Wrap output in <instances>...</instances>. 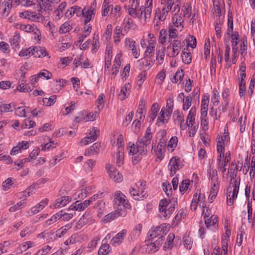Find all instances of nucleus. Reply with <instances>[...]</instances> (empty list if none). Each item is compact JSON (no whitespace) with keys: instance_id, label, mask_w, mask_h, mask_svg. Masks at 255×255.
I'll use <instances>...</instances> for the list:
<instances>
[{"instance_id":"f257e3e1","label":"nucleus","mask_w":255,"mask_h":255,"mask_svg":"<svg viewBox=\"0 0 255 255\" xmlns=\"http://www.w3.org/2000/svg\"><path fill=\"white\" fill-rule=\"evenodd\" d=\"M152 135L149 127L145 130L144 135L140 139H138L136 143L129 142L128 143L129 154L133 155L132 162L136 164L142 158V156L146 154L147 151V147L150 143Z\"/></svg>"},{"instance_id":"f03ea898","label":"nucleus","mask_w":255,"mask_h":255,"mask_svg":"<svg viewBox=\"0 0 255 255\" xmlns=\"http://www.w3.org/2000/svg\"><path fill=\"white\" fill-rule=\"evenodd\" d=\"M174 106L173 96H170L167 100L166 107H162L157 118L156 125L158 127L163 126L168 122V120L172 113Z\"/></svg>"},{"instance_id":"7ed1b4c3","label":"nucleus","mask_w":255,"mask_h":255,"mask_svg":"<svg viewBox=\"0 0 255 255\" xmlns=\"http://www.w3.org/2000/svg\"><path fill=\"white\" fill-rule=\"evenodd\" d=\"M238 39L239 34L235 33L232 34V37L231 40L232 43V55L231 59L230 57L231 48L228 44L225 45V61L227 63H230L231 61L233 64H236L237 61L239 54L238 47L237 46L238 44Z\"/></svg>"},{"instance_id":"20e7f679","label":"nucleus","mask_w":255,"mask_h":255,"mask_svg":"<svg viewBox=\"0 0 255 255\" xmlns=\"http://www.w3.org/2000/svg\"><path fill=\"white\" fill-rule=\"evenodd\" d=\"M184 19L181 14H175L172 17V22L169 25V38L170 40L175 39L177 37L178 29L181 30L183 28Z\"/></svg>"},{"instance_id":"39448f33","label":"nucleus","mask_w":255,"mask_h":255,"mask_svg":"<svg viewBox=\"0 0 255 255\" xmlns=\"http://www.w3.org/2000/svg\"><path fill=\"white\" fill-rule=\"evenodd\" d=\"M145 181H139L130 188L129 194L134 200H143L147 196L145 192Z\"/></svg>"},{"instance_id":"423d86ee","label":"nucleus","mask_w":255,"mask_h":255,"mask_svg":"<svg viewBox=\"0 0 255 255\" xmlns=\"http://www.w3.org/2000/svg\"><path fill=\"white\" fill-rule=\"evenodd\" d=\"M115 209L126 212L130 207L126 196L120 191L115 192Z\"/></svg>"},{"instance_id":"0eeeda50","label":"nucleus","mask_w":255,"mask_h":255,"mask_svg":"<svg viewBox=\"0 0 255 255\" xmlns=\"http://www.w3.org/2000/svg\"><path fill=\"white\" fill-rule=\"evenodd\" d=\"M232 187L233 190L229 191L227 196V204L228 206H232L234 204V201L237 197L239 186L240 181H238L236 179H234Z\"/></svg>"},{"instance_id":"6e6552de","label":"nucleus","mask_w":255,"mask_h":255,"mask_svg":"<svg viewBox=\"0 0 255 255\" xmlns=\"http://www.w3.org/2000/svg\"><path fill=\"white\" fill-rule=\"evenodd\" d=\"M106 169L111 178L114 181L120 182L123 181L122 175L111 164L107 163L106 165Z\"/></svg>"},{"instance_id":"1a4fd4ad","label":"nucleus","mask_w":255,"mask_h":255,"mask_svg":"<svg viewBox=\"0 0 255 255\" xmlns=\"http://www.w3.org/2000/svg\"><path fill=\"white\" fill-rule=\"evenodd\" d=\"M167 232V228L164 224L160 225L154 229H151L148 235L150 239H153L154 238L159 237L163 239V235H165Z\"/></svg>"},{"instance_id":"9d476101","label":"nucleus","mask_w":255,"mask_h":255,"mask_svg":"<svg viewBox=\"0 0 255 255\" xmlns=\"http://www.w3.org/2000/svg\"><path fill=\"white\" fill-rule=\"evenodd\" d=\"M139 18L141 22L145 23L149 21L152 12L150 7L141 5L139 8Z\"/></svg>"},{"instance_id":"9b49d317","label":"nucleus","mask_w":255,"mask_h":255,"mask_svg":"<svg viewBox=\"0 0 255 255\" xmlns=\"http://www.w3.org/2000/svg\"><path fill=\"white\" fill-rule=\"evenodd\" d=\"M182 168L180 159L176 157H173L169 161L168 169L170 171V175L173 176L180 168Z\"/></svg>"},{"instance_id":"f8f14e48","label":"nucleus","mask_w":255,"mask_h":255,"mask_svg":"<svg viewBox=\"0 0 255 255\" xmlns=\"http://www.w3.org/2000/svg\"><path fill=\"white\" fill-rule=\"evenodd\" d=\"M164 239L162 237H158V239L154 242L147 243L145 246V251L148 253H153L157 251L163 243Z\"/></svg>"},{"instance_id":"ddd939ff","label":"nucleus","mask_w":255,"mask_h":255,"mask_svg":"<svg viewBox=\"0 0 255 255\" xmlns=\"http://www.w3.org/2000/svg\"><path fill=\"white\" fill-rule=\"evenodd\" d=\"M155 44L156 43H151V42H148L147 44L145 39H141L140 45L141 47L143 48H146V50L144 52V55L145 56H149V57L153 56L154 54Z\"/></svg>"},{"instance_id":"4468645a","label":"nucleus","mask_w":255,"mask_h":255,"mask_svg":"<svg viewBox=\"0 0 255 255\" xmlns=\"http://www.w3.org/2000/svg\"><path fill=\"white\" fill-rule=\"evenodd\" d=\"M182 45V42L180 40L176 39L170 40V44L167 47V49H172V53L170 56L174 57L178 55L180 52Z\"/></svg>"},{"instance_id":"2eb2a0df","label":"nucleus","mask_w":255,"mask_h":255,"mask_svg":"<svg viewBox=\"0 0 255 255\" xmlns=\"http://www.w3.org/2000/svg\"><path fill=\"white\" fill-rule=\"evenodd\" d=\"M48 203V199L45 198L41 201L39 203L36 204L35 206L32 207L30 210L27 212L29 215H33L44 209V208L47 205Z\"/></svg>"},{"instance_id":"dca6fc26","label":"nucleus","mask_w":255,"mask_h":255,"mask_svg":"<svg viewBox=\"0 0 255 255\" xmlns=\"http://www.w3.org/2000/svg\"><path fill=\"white\" fill-rule=\"evenodd\" d=\"M205 197L204 195L199 194L197 193L194 195L192 199V203L191 204V209L196 210L197 207V205L199 203V206H202V205H204Z\"/></svg>"},{"instance_id":"f3484780","label":"nucleus","mask_w":255,"mask_h":255,"mask_svg":"<svg viewBox=\"0 0 255 255\" xmlns=\"http://www.w3.org/2000/svg\"><path fill=\"white\" fill-rule=\"evenodd\" d=\"M89 201L85 200L83 202L77 201L75 203L71 204L68 209L74 210L76 211H82L85 210L89 205Z\"/></svg>"},{"instance_id":"a211bd4d","label":"nucleus","mask_w":255,"mask_h":255,"mask_svg":"<svg viewBox=\"0 0 255 255\" xmlns=\"http://www.w3.org/2000/svg\"><path fill=\"white\" fill-rule=\"evenodd\" d=\"M71 200L69 196H63L58 198L50 207L52 209H56L66 206Z\"/></svg>"},{"instance_id":"6ab92c4d","label":"nucleus","mask_w":255,"mask_h":255,"mask_svg":"<svg viewBox=\"0 0 255 255\" xmlns=\"http://www.w3.org/2000/svg\"><path fill=\"white\" fill-rule=\"evenodd\" d=\"M204 222L207 228L217 229L218 227V217L215 215H211L210 218H205Z\"/></svg>"},{"instance_id":"aec40b11","label":"nucleus","mask_w":255,"mask_h":255,"mask_svg":"<svg viewBox=\"0 0 255 255\" xmlns=\"http://www.w3.org/2000/svg\"><path fill=\"white\" fill-rule=\"evenodd\" d=\"M29 147V143L27 141H22L17 143V144L13 147L10 151V154L12 155H15L19 152H21L22 150L26 149Z\"/></svg>"},{"instance_id":"412c9836","label":"nucleus","mask_w":255,"mask_h":255,"mask_svg":"<svg viewBox=\"0 0 255 255\" xmlns=\"http://www.w3.org/2000/svg\"><path fill=\"white\" fill-rule=\"evenodd\" d=\"M121 54H118L116 55L115 58L114 64L111 70L112 78H114L119 72L121 64Z\"/></svg>"},{"instance_id":"4be33fe9","label":"nucleus","mask_w":255,"mask_h":255,"mask_svg":"<svg viewBox=\"0 0 255 255\" xmlns=\"http://www.w3.org/2000/svg\"><path fill=\"white\" fill-rule=\"evenodd\" d=\"M12 2L11 0H4L2 2L1 11L0 12L2 17H6L8 16L11 8Z\"/></svg>"},{"instance_id":"5701e85b","label":"nucleus","mask_w":255,"mask_h":255,"mask_svg":"<svg viewBox=\"0 0 255 255\" xmlns=\"http://www.w3.org/2000/svg\"><path fill=\"white\" fill-rule=\"evenodd\" d=\"M19 29L21 30L27 32H33L35 35V38L36 36L38 37L40 35V31L38 29V28L35 26L34 25H32L30 24H21V25H19Z\"/></svg>"},{"instance_id":"b1692460","label":"nucleus","mask_w":255,"mask_h":255,"mask_svg":"<svg viewBox=\"0 0 255 255\" xmlns=\"http://www.w3.org/2000/svg\"><path fill=\"white\" fill-rule=\"evenodd\" d=\"M210 96L208 94L204 95L201 101V115L202 117H206L207 115L208 104Z\"/></svg>"},{"instance_id":"393cba45","label":"nucleus","mask_w":255,"mask_h":255,"mask_svg":"<svg viewBox=\"0 0 255 255\" xmlns=\"http://www.w3.org/2000/svg\"><path fill=\"white\" fill-rule=\"evenodd\" d=\"M127 33L121 26H117L114 29V42L116 44L119 43L121 41L122 37L126 35Z\"/></svg>"},{"instance_id":"a878e982","label":"nucleus","mask_w":255,"mask_h":255,"mask_svg":"<svg viewBox=\"0 0 255 255\" xmlns=\"http://www.w3.org/2000/svg\"><path fill=\"white\" fill-rule=\"evenodd\" d=\"M127 233V231L126 230H122L112 239V244L115 246L121 244L124 241Z\"/></svg>"},{"instance_id":"bb28decb","label":"nucleus","mask_w":255,"mask_h":255,"mask_svg":"<svg viewBox=\"0 0 255 255\" xmlns=\"http://www.w3.org/2000/svg\"><path fill=\"white\" fill-rule=\"evenodd\" d=\"M126 212L115 209L114 212H111L104 217V220L106 222H110L119 216H125Z\"/></svg>"},{"instance_id":"cd10ccee","label":"nucleus","mask_w":255,"mask_h":255,"mask_svg":"<svg viewBox=\"0 0 255 255\" xmlns=\"http://www.w3.org/2000/svg\"><path fill=\"white\" fill-rule=\"evenodd\" d=\"M136 27V24L133 22L132 19H131L129 17L126 16L124 18L122 23V28L127 33L130 28H133L134 29Z\"/></svg>"},{"instance_id":"c85d7f7f","label":"nucleus","mask_w":255,"mask_h":255,"mask_svg":"<svg viewBox=\"0 0 255 255\" xmlns=\"http://www.w3.org/2000/svg\"><path fill=\"white\" fill-rule=\"evenodd\" d=\"M159 110V105L157 103H153L151 107L147 120L149 122H152L156 117Z\"/></svg>"},{"instance_id":"c756f323","label":"nucleus","mask_w":255,"mask_h":255,"mask_svg":"<svg viewBox=\"0 0 255 255\" xmlns=\"http://www.w3.org/2000/svg\"><path fill=\"white\" fill-rule=\"evenodd\" d=\"M131 88V85L129 83H126L121 90L119 94V98L121 100H124L128 98L130 92Z\"/></svg>"},{"instance_id":"7c9ffc66","label":"nucleus","mask_w":255,"mask_h":255,"mask_svg":"<svg viewBox=\"0 0 255 255\" xmlns=\"http://www.w3.org/2000/svg\"><path fill=\"white\" fill-rule=\"evenodd\" d=\"M100 143L96 142L85 150L84 154L88 156L97 154L100 151Z\"/></svg>"},{"instance_id":"2f4dec72","label":"nucleus","mask_w":255,"mask_h":255,"mask_svg":"<svg viewBox=\"0 0 255 255\" xmlns=\"http://www.w3.org/2000/svg\"><path fill=\"white\" fill-rule=\"evenodd\" d=\"M66 5V2H62L59 5L57 9L54 11L53 16L56 20H58L62 17L63 15V11L65 10Z\"/></svg>"},{"instance_id":"473e14b6","label":"nucleus","mask_w":255,"mask_h":255,"mask_svg":"<svg viewBox=\"0 0 255 255\" xmlns=\"http://www.w3.org/2000/svg\"><path fill=\"white\" fill-rule=\"evenodd\" d=\"M208 174L209 179L211 181V184H219L217 171L216 169H213L210 166Z\"/></svg>"},{"instance_id":"72a5a7b5","label":"nucleus","mask_w":255,"mask_h":255,"mask_svg":"<svg viewBox=\"0 0 255 255\" xmlns=\"http://www.w3.org/2000/svg\"><path fill=\"white\" fill-rule=\"evenodd\" d=\"M196 114V108L193 106L190 110L186 119V124L189 125H195V117Z\"/></svg>"},{"instance_id":"f704fd0d","label":"nucleus","mask_w":255,"mask_h":255,"mask_svg":"<svg viewBox=\"0 0 255 255\" xmlns=\"http://www.w3.org/2000/svg\"><path fill=\"white\" fill-rule=\"evenodd\" d=\"M92 29V26L90 24H85L82 30V34L79 36V42H82L83 40L87 38L91 33Z\"/></svg>"},{"instance_id":"c9c22d12","label":"nucleus","mask_w":255,"mask_h":255,"mask_svg":"<svg viewBox=\"0 0 255 255\" xmlns=\"http://www.w3.org/2000/svg\"><path fill=\"white\" fill-rule=\"evenodd\" d=\"M229 89L226 88L222 92V97L223 100V111L225 112L227 110V106L229 104L228 97L229 96Z\"/></svg>"},{"instance_id":"e433bc0d","label":"nucleus","mask_w":255,"mask_h":255,"mask_svg":"<svg viewBox=\"0 0 255 255\" xmlns=\"http://www.w3.org/2000/svg\"><path fill=\"white\" fill-rule=\"evenodd\" d=\"M211 188L209 196V200L210 203L213 202V200L215 199L219 188V184H211Z\"/></svg>"},{"instance_id":"4c0bfd02","label":"nucleus","mask_w":255,"mask_h":255,"mask_svg":"<svg viewBox=\"0 0 255 255\" xmlns=\"http://www.w3.org/2000/svg\"><path fill=\"white\" fill-rule=\"evenodd\" d=\"M165 47H158L156 49V60L161 65L163 63L165 57Z\"/></svg>"},{"instance_id":"58836bf2","label":"nucleus","mask_w":255,"mask_h":255,"mask_svg":"<svg viewBox=\"0 0 255 255\" xmlns=\"http://www.w3.org/2000/svg\"><path fill=\"white\" fill-rule=\"evenodd\" d=\"M174 123L176 125L184 123V117L183 114L178 110H175L173 115Z\"/></svg>"},{"instance_id":"ea45409f","label":"nucleus","mask_w":255,"mask_h":255,"mask_svg":"<svg viewBox=\"0 0 255 255\" xmlns=\"http://www.w3.org/2000/svg\"><path fill=\"white\" fill-rule=\"evenodd\" d=\"M72 224L71 223H69L65 226L62 227L56 232V237L58 238L62 237L69 230L72 228Z\"/></svg>"},{"instance_id":"a19ab883","label":"nucleus","mask_w":255,"mask_h":255,"mask_svg":"<svg viewBox=\"0 0 255 255\" xmlns=\"http://www.w3.org/2000/svg\"><path fill=\"white\" fill-rule=\"evenodd\" d=\"M116 164L118 167H121L124 162V148L120 147L117 153Z\"/></svg>"},{"instance_id":"79ce46f5","label":"nucleus","mask_w":255,"mask_h":255,"mask_svg":"<svg viewBox=\"0 0 255 255\" xmlns=\"http://www.w3.org/2000/svg\"><path fill=\"white\" fill-rule=\"evenodd\" d=\"M66 81L64 79H60L59 80H55L54 81V85L53 86V90L54 93L58 92L64 87Z\"/></svg>"},{"instance_id":"37998d69","label":"nucleus","mask_w":255,"mask_h":255,"mask_svg":"<svg viewBox=\"0 0 255 255\" xmlns=\"http://www.w3.org/2000/svg\"><path fill=\"white\" fill-rule=\"evenodd\" d=\"M24 79L21 80L17 87V90L20 92H29L31 91L28 85L25 83Z\"/></svg>"},{"instance_id":"c03bdc74","label":"nucleus","mask_w":255,"mask_h":255,"mask_svg":"<svg viewBox=\"0 0 255 255\" xmlns=\"http://www.w3.org/2000/svg\"><path fill=\"white\" fill-rule=\"evenodd\" d=\"M89 131L87 136L89 137L90 139H91L90 141H95L99 134L100 131L95 127L90 128Z\"/></svg>"},{"instance_id":"a18cd8bd","label":"nucleus","mask_w":255,"mask_h":255,"mask_svg":"<svg viewBox=\"0 0 255 255\" xmlns=\"http://www.w3.org/2000/svg\"><path fill=\"white\" fill-rule=\"evenodd\" d=\"M81 13V8L78 6L71 7L70 9H68L65 12V15L67 17H72L74 14L77 15L80 14Z\"/></svg>"},{"instance_id":"49530a36","label":"nucleus","mask_w":255,"mask_h":255,"mask_svg":"<svg viewBox=\"0 0 255 255\" xmlns=\"http://www.w3.org/2000/svg\"><path fill=\"white\" fill-rule=\"evenodd\" d=\"M26 202L25 199H23L22 201L17 203L12 206L10 207L8 211L10 212H14L16 211L19 210L23 208L26 205Z\"/></svg>"},{"instance_id":"de8ad7c7","label":"nucleus","mask_w":255,"mask_h":255,"mask_svg":"<svg viewBox=\"0 0 255 255\" xmlns=\"http://www.w3.org/2000/svg\"><path fill=\"white\" fill-rule=\"evenodd\" d=\"M51 2L50 0H40L38 5L41 9L46 11L52 8Z\"/></svg>"},{"instance_id":"09e8293b","label":"nucleus","mask_w":255,"mask_h":255,"mask_svg":"<svg viewBox=\"0 0 255 255\" xmlns=\"http://www.w3.org/2000/svg\"><path fill=\"white\" fill-rule=\"evenodd\" d=\"M96 161L94 159H88L85 163L83 165L84 170L86 172H91L94 167L96 165Z\"/></svg>"},{"instance_id":"8fccbe9b","label":"nucleus","mask_w":255,"mask_h":255,"mask_svg":"<svg viewBox=\"0 0 255 255\" xmlns=\"http://www.w3.org/2000/svg\"><path fill=\"white\" fill-rule=\"evenodd\" d=\"M59 220H62L64 221H68L72 218L73 215L71 213H66L64 210H61L57 212Z\"/></svg>"},{"instance_id":"3c124183","label":"nucleus","mask_w":255,"mask_h":255,"mask_svg":"<svg viewBox=\"0 0 255 255\" xmlns=\"http://www.w3.org/2000/svg\"><path fill=\"white\" fill-rule=\"evenodd\" d=\"M111 251V248L109 244H103L98 251L99 255H107Z\"/></svg>"},{"instance_id":"603ef678","label":"nucleus","mask_w":255,"mask_h":255,"mask_svg":"<svg viewBox=\"0 0 255 255\" xmlns=\"http://www.w3.org/2000/svg\"><path fill=\"white\" fill-rule=\"evenodd\" d=\"M12 3L14 5H21L23 6H30L34 4L31 0H13Z\"/></svg>"},{"instance_id":"864d4df0","label":"nucleus","mask_w":255,"mask_h":255,"mask_svg":"<svg viewBox=\"0 0 255 255\" xmlns=\"http://www.w3.org/2000/svg\"><path fill=\"white\" fill-rule=\"evenodd\" d=\"M220 94L217 89L215 88L213 91V95L211 97V103L214 106H217L220 103Z\"/></svg>"},{"instance_id":"5fc2aeb1","label":"nucleus","mask_w":255,"mask_h":255,"mask_svg":"<svg viewBox=\"0 0 255 255\" xmlns=\"http://www.w3.org/2000/svg\"><path fill=\"white\" fill-rule=\"evenodd\" d=\"M192 7L191 4L189 2H187L183 5L182 11L183 12L184 16L190 17L191 15Z\"/></svg>"},{"instance_id":"6e6d98bb","label":"nucleus","mask_w":255,"mask_h":255,"mask_svg":"<svg viewBox=\"0 0 255 255\" xmlns=\"http://www.w3.org/2000/svg\"><path fill=\"white\" fill-rule=\"evenodd\" d=\"M28 19L35 22H40L42 20L43 17L39 13L29 11Z\"/></svg>"},{"instance_id":"4d7b16f0","label":"nucleus","mask_w":255,"mask_h":255,"mask_svg":"<svg viewBox=\"0 0 255 255\" xmlns=\"http://www.w3.org/2000/svg\"><path fill=\"white\" fill-rule=\"evenodd\" d=\"M193 97L189 95L186 97L185 99L182 101V108L184 111L188 110L191 106Z\"/></svg>"},{"instance_id":"13d9d810","label":"nucleus","mask_w":255,"mask_h":255,"mask_svg":"<svg viewBox=\"0 0 255 255\" xmlns=\"http://www.w3.org/2000/svg\"><path fill=\"white\" fill-rule=\"evenodd\" d=\"M247 41L243 40L242 43L240 44V51L241 60H242L243 59H245V56L247 54Z\"/></svg>"},{"instance_id":"bf43d9fd","label":"nucleus","mask_w":255,"mask_h":255,"mask_svg":"<svg viewBox=\"0 0 255 255\" xmlns=\"http://www.w3.org/2000/svg\"><path fill=\"white\" fill-rule=\"evenodd\" d=\"M152 152H153L159 159H162L164 156L165 149L159 147L158 146L152 145Z\"/></svg>"},{"instance_id":"052dcab7","label":"nucleus","mask_w":255,"mask_h":255,"mask_svg":"<svg viewBox=\"0 0 255 255\" xmlns=\"http://www.w3.org/2000/svg\"><path fill=\"white\" fill-rule=\"evenodd\" d=\"M174 209L175 208L173 206H170L168 209H164V210H163V212H160L159 216L160 218H164V219L169 218Z\"/></svg>"},{"instance_id":"680f3d73","label":"nucleus","mask_w":255,"mask_h":255,"mask_svg":"<svg viewBox=\"0 0 255 255\" xmlns=\"http://www.w3.org/2000/svg\"><path fill=\"white\" fill-rule=\"evenodd\" d=\"M94 9H89L85 12H84L83 10L81 9V12L83 13L84 17L85 18L84 22L85 24H87L92 19V16L94 14Z\"/></svg>"},{"instance_id":"e2e57ef3","label":"nucleus","mask_w":255,"mask_h":255,"mask_svg":"<svg viewBox=\"0 0 255 255\" xmlns=\"http://www.w3.org/2000/svg\"><path fill=\"white\" fill-rule=\"evenodd\" d=\"M94 208H97L98 211V215L101 217L104 214L105 209V203L102 200H99L94 206Z\"/></svg>"},{"instance_id":"0e129e2a","label":"nucleus","mask_w":255,"mask_h":255,"mask_svg":"<svg viewBox=\"0 0 255 255\" xmlns=\"http://www.w3.org/2000/svg\"><path fill=\"white\" fill-rule=\"evenodd\" d=\"M222 157H223V155L219 156L218 158L217 168L220 171L222 172L224 175L226 171V166L227 164H225V163L221 160Z\"/></svg>"},{"instance_id":"69168bd1","label":"nucleus","mask_w":255,"mask_h":255,"mask_svg":"<svg viewBox=\"0 0 255 255\" xmlns=\"http://www.w3.org/2000/svg\"><path fill=\"white\" fill-rule=\"evenodd\" d=\"M99 47V35L98 34L94 33L93 37L92 48L93 52L95 53L97 51Z\"/></svg>"},{"instance_id":"338daca9","label":"nucleus","mask_w":255,"mask_h":255,"mask_svg":"<svg viewBox=\"0 0 255 255\" xmlns=\"http://www.w3.org/2000/svg\"><path fill=\"white\" fill-rule=\"evenodd\" d=\"M141 229L142 225L141 224H138L137 226H136L134 230L131 233V239H136L140 234Z\"/></svg>"},{"instance_id":"774afa93","label":"nucleus","mask_w":255,"mask_h":255,"mask_svg":"<svg viewBox=\"0 0 255 255\" xmlns=\"http://www.w3.org/2000/svg\"><path fill=\"white\" fill-rule=\"evenodd\" d=\"M167 39V33L165 29H162L160 31L158 37V42L161 44H165Z\"/></svg>"}]
</instances>
